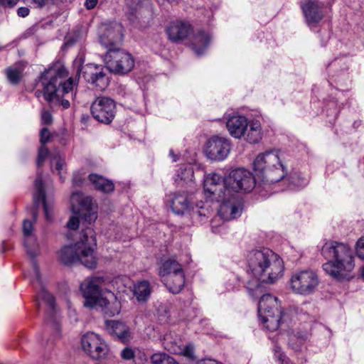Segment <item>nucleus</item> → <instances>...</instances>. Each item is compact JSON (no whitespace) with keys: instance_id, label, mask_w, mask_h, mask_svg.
Here are the masks:
<instances>
[{"instance_id":"13d9d810","label":"nucleus","mask_w":364,"mask_h":364,"mask_svg":"<svg viewBox=\"0 0 364 364\" xmlns=\"http://www.w3.org/2000/svg\"><path fill=\"white\" fill-rule=\"evenodd\" d=\"M53 345V341H51L50 339H48L46 342V346L48 347H52Z\"/></svg>"},{"instance_id":"a211bd4d","label":"nucleus","mask_w":364,"mask_h":364,"mask_svg":"<svg viewBox=\"0 0 364 364\" xmlns=\"http://www.w3.org/2000/svg\"><path fill=\"white\" fill-rule=\"evenodd\" d=\"M34 187L33 204L28 208V210L33 217V220H36L40 204L42 203L46 220H50L51 219L49 214L50 206L46 199V191L43 183V173L39 170L37 171V176L34 181Z\"/></svg>"},{"instance_id":"c03bdc74","label":"nucleus","mask_w":364,"mask_h":364,"mask_svg":"<svg viewBox=\"0 0 364 364\" xmlns=\"http://www.w3.org/2000/svg\"><path fill=\"white\" fill-rule=\"evenodd\" d=\"M121 357L124 360H129L134 357V352L132 348L126 347L122 350Z\"/></svg>"},{"instance_id":"680f3d73","label":"nucleus","mask_w":364,"mask_h":364,"mask_svg":"<svg viewBox=\"0 0 364 364\" xmlns=\"http://www.w3.org/2000/svg\"><path fill=\"white\" fill-rule=\"evenodd\" d=\"M362 277H363V278L364 279V268L363 269V271H362Z\"/></svg>"},{"instance_id":"c9c22d12","label":"nucleus","mask_w":364,"mask_h":364,"mask_svg":"<svg viewBox=\"0 0 364 364\" xmlns=\"http://www.w3.org/2000/svg\"><path fill=\"white\" fill-rule=\"evenodd\" d=\"M152 364H179L176 360L165 353H156L151 356Z\"/></svg>"},{"instance_id":"6e6552de","label":"nucleus","mask_w":364,"mask_h":364,"mask_svg":"<svg viewBox=\"0 0 364 364\" xmlns=\"http://www.w3.org/2000/svg\"><path fill=\"white\" fill-rule=\"evenodd\" d=\"M104 282L102 277L87 278L80 284V289L85 299L84 306L94 308L100 306L103 313L109 317L114 316L121 311V303L114 294L110 293L109 297H102L100 285Z\"/></svg>"},{"instance_id":"7ed1b4c3","label":"nucleus","mask_w":364,"mask_h":364,"mask_svg":"<svg viewBox=\"0 0 364 364\" xmlns=\"http://www.w3.org/2000/svg\"><path fill=\"white\" fill-rule=\"evenodd\" d=\"M225 186L228 188L229 196L228 203L220 205L218 210L219 215L225 220L235 219L240 216L242 210V200L238 196L240 191L244 192H251L256 188L259 194L265 197L269 195L267 192L264 191L262 186H259V180L248 170L239 168L232 170L230 174L225 177Z\"/></svg>"},{"instance_id":"de8ad7c7","label":"nucleus","mask_w":364,"mask_h":364,"mask_svg":"<svg viewBox=\"0 0 364 364\" xmlns=\"http://www.w3.org/2000/svg\"><path fill=\"white\" fill-rule=\"evenodd\" d=\"M17 14L21 17H26L29 14V9L27 7H20L17 10Z\"/></svg>"},{"instance_id":"052dcab7","label":"nucleus","mask_w":364,"mask_h":364,"mask_svg":"<svg viewBox=\"0 0 364 364\" xmlns=\"http://www.w3.org/2000/svg\"><path fill=\"white\" fill-rule=\"evenodd\" d=\"M288 363H282V364H294L289 359V362Z\"/></svg>"},{"instance_id":"c756f323","label":"nucleus","mask_w":364,"mask_h":364,"mask_svg":"<svg viewBox=\"0 0 364 364\" xmlns=\"http://www.w3.org/2000/svg\"><path fill=\"white\" fill-rule=\"evenodd\" d=\"M50 133L48 128L44 127L40 132V141L41 146L38 149V154L36 161L38 168H40L44 163L46 159L48 156V149L46 147L45 144L49 141Z\"/></svg>"},{"instance_id":"bb28decb","label":"nucleus","mask_w":364,"mask_h":364,"mask_svg":"<svg viewBox=\"0 0 364 364\" xmlns=\"http://www.w3.org/2000/svg\"><path fill=\"white\" fill-rule=\"evenodd\" d=\"M210 35L203 31H200L193 36L191 41L192 49L195 51L198 56H200L204 54L205 50L210 43Z\"/></svg>"},{"instance_id":"473e14b6","label":"nucleus","mask_w":364,"mask_h":364,"mask_svg":"<svg viewBox=\"0 0 364 364\" xmlns=\"http://www.w3.org/2000/svg\"><path fill=\"white\" fill-rule=\"evenodd\" d=\"M194 176L193 169L191 166L187 164L181 165L177 170L175 181L177 183H188L193 181Z\"/></svg>"},{"instance_id":"f704fd0d","label":"nucleus","mask_w":364,"mask_h":364,"mask_svg":"<svg viewBox=\"0 0 364 364\" xmlns=\"http://www.w3.org/2000/svg\"><path fill=\"white\" fill-rule=\"evenodd\" d=\"M50 166L52 169L55 166V169L57 171L60 179L63 182L65 178V173L66 172V164L65 159L58 152L53 156L50 160Z\"/></svg>"},{"instance_id":"423d86ee","label":"nucleus","mask_w":364,"mask_h":364,"mask_svg":"<svg viewBox=\"0 0 364 364\" xmlns=\"http://www.w3.org/2000/svg\"><path fill=\"white\" fill-rule=\"evenodd\" d=\"M96 245L94 230L86 227L82 230L80 238L77 242L65 246L61 249L60 259L66 265L80 262L88 269H95L97 267V259L94 255V247Z\"/></svg>"},{"instance_id":"39448f33","label":"nucleus","mask_w":364,"mask_h":364,"mask_svg":"<svg viewBox=\"0 0 364 364\" xmlns=\"http://www.w3.org/2000/svg\"><path fill=\"white\" fill-rule=\"evenodd\" d=\"M321 255L327 260L323 264L324 272L333 279L341 281L349 279L354 269V252L347 245L333 240L324 243Z\"/></svg>"},{"instance_id":"2eb2a0df","label":"nucleus","mask_w":364,"mask_h":364,"mask_svg":"<svg viewBox=\"0 0 364 364\" xmlns=\"http://www.w3.org/2000/svg\"><path fill=\"white\" fill-rule=\"evenodd\" d=\"M231 148L232 144L229 139L213 136L206 142L205 153L209 159L221 161L228 157Z\"/></svg>"},{"instance_id":"dca6fc26","label":"nucleus","mask_w":364,"mask_h":364,"mask_svg":"<svg viewBox=\"0 0 364 364\" xmlns=\"http://www.w3.org/2000/svg\"><path fill=\"white\" fill-rule=\"evenodd\" d=\"M91 113L98 122L109 124L114 118L116 105L114 101L106 97H99L91 105Z\"/></svg>"},{"instance_id":"9d476101","label":"nucleus","mask_w":364,"mask_h":364,"mask_svg":"<svg viewBox=\"0 0 364 364\" xmlns=\"http://www.w3.org/2000/svg\"><path fill=\"white\" fill-rule=\"evenodd\" d=\"M107 68L113 73L124 75L130 72L134 66V59L126 50L117 48H111L104 56Z\"/></svg>"},{"instance_id":"7c9ffc66","label":"nucleus","mask_w":364,"mask_h":364,"mask_svg":"<svg viewBox=\"0 0 364 364\" xmlns=\"http://www.w3.org/2000/svg\"><path fill=\"white\" fill-rule=\"evenodd\" d=\"M309 338V333L306 331H294L289 336L288 344L290 348L296 351L300 350L301 346Z\"/></svg>"},{"instance_id":"e433bc0d","label":"nucleus","mask_w":364,"mask_h":364,"mask_svg":"<svg viewBox=\"0 0 364 364\" xmlns=\"http://www.w3.org/2000/svg\"><path fill=\"white\" fill-rule=\"evenodd\" d=\"M83 32L80 30L74 31L72 35L66 38L63 48H68L72 47L75 43L81 42L83 39Z\"/></svg>"},{"instance_id":"a878e982","label":"nucleus","mask_w":364,"mask_h":364,"mask_svg":"<svg viewBox=\"0 0 364 364\" xmlns=\"http://www.w3.org/2000/svg\"><path fill=\"white\" fill-rule=\"evenodd\" d=\"M168 291L173 294H179L184 287L185 284V273H179L178 274L164 277L161 278Z\"/></svg>"},{"instance_id":"4d7b16f0","label":"nucleus","mask_w":364,"mask_h":364,"mask_svg":"<svg viewBox=\"0 0 364 364\" xmlns=\"http://www.w3.org/2000/svg\"><path fill=\"white\" fill-rule=\"evenodd\" d=\"M73 181V183L76 186H81L82 184V181L80 179H77L76 177H74Z\"/></svg>"},{"instance_id":"58836bf2","label":"nucleus","mask_w":364,"mask_h":364,"mask_svg":"<svg viewBox=\"0 0 364 364\" xmlns=\"http://www.w3.org/2000/svg\"><path fill=\"white\" fill-rule=\"evenodd\" d=\"M73 211L75 214V215L70 217V218L69 219V220L67 223V226L69 229L75 230L78 229L80 223H85V221L84 219H82V218L80 217V215H82L81 213H77L75 210H74ZM86 223H87L86 222Z\"/></svg>"},{"instance_id":"3c124183","label":"nucleus","mask_w":364,"mask_h":364,"mask_svg":"<svg viewBox=\"0 0 364 364\" xmlns=\"http://www.w3.org/2000/svg\"><path fill=\"white\" fill-rule=\"evenodd\" d=\"M18 0H0V4L3 6H14Z\"/></svg>"},{"instance_id":"49530a36","label":"nucleus","mask_w":364,"mask_h":364,"mask_svg":"<svg viewBox=\"0 0 364 364\" xmlns=\"http://www.w3.org/2000/svg\"><path fill=\"white\" fill-rule=\"evenodd\" d=\"M232 277L233 281H236V284H234L232 286V285L227 286V289L228 290L237 289L240 286V283H242V284L245 283V281L241 280V279L238 277H235L234 275H232Z\"/></svg>"},{"instance_id":"393cba45","label":"nucleus","mask_w":364,"mask_h":364,"mask_svg":"<svg viewBox=\"0 0 364 364\" xmlns=\"http://www.w3.org/2000/svg\"><path fill=\"white\" fill-rule=\"evenodd\" d=\"M158 270L160 278L184 272L182 264L173 258L161 261L159 264Z\"/></svg>"},{"instance_id":"f8f14e48","label":"nucleus","mask_w":364,"mask_h":364,"mask_svg":"<svg viewBox=\"0 0 364 364\" xmlns=\"http://www.w3.org/2000/svg\"><path fill=\"white\" fill-rule=\"evenodd\" d=\"M81 346L83 351L93 360L105 359L109 353L107 343L99 334L94 332H88L82 336Z\"/></svg>"},{"instance_id":"6ab92c4d","label":"nucleus","mask_w":364,"mask_h":364,"mask_svg":"<svg viewBox=\"0 0 364 364\" xmlns=\"http://www.w3.org/2000/svg\"><path fill=\"white\" fill-rule=\"evenodd\" d=\"M304 21L312 29L318 26L324 16V4L318 0H304L300 4Z\"/></svg>"},{"instance_id":"e2e57ef3","label":"nucleus","mask_w":364,"mask_h":364,"mask_svg":"<svg viewBox=\"0 0 364 364\" xmlns=\"http://www.w3.org/2000/svg\"><path fill=\"white\" fill-rule=\"evenodd\" d=\"M336 64H338L337 60H336L335 62H333V65H336Z\"/></svg>"},{"instance_id":"864d4df0","label":"nucleus","mask_w":364,"mask_h":364,"mask_svg":"<svg viewBox=\"0 0 364 364\" xmlns=\"http://www.w3.org/2000/svg\"><path fill=\"white\" fill-rule=\"evenodd\" d=\"M196 364H222L220 363L217 362L215 360L212 359H204L199 360L196 363Z\"/></svg>"},{"instance_id":"1a4fd4ad","label":"nucleus","mask_w":364,"mask_h":364,"mask_svg":"<svg viewBox=\"0 0 364 364\" xmlns=\"http://www.w3.org/2000/svg\"><path fill=\"white\" fill-rule=\"evenodd\" d=\"M293 311H281L280 302L277 297L270 294H263L258 304V315L265 328L274 331L280 325L287 323L288 326L293 320Z\"/></svg>"},{"instance_id":"9b49d317","label":"nucleus","mask_w":364,"mask_h":364,"mask_svg":"<svg viewBox=\"0 0 364 364\" xmlns=\"http://www.w3.org/2000/svg\"><path fill=\"white\" fill-rule=\"evenodd\" d=\"M80 58L75 60L76 75H82L86 82L93 85L97 90L102 91L109 85V79L101 65L87 64L82 65Z\"/></svg>"},{"instance_id":"8fccbe9b","label":"nucleus","mask_w":364,"mask_h":364,"mask_svg":"<svg viewBox=\"0 0 364 364\" xmlns=\"http://www.w3.org/2000/svg\"><path fill=\"white\" fill-rule=\"evenodd\" d=\"M97 4V0H85V6L87 9H92Z\"/></svg>"},{"instance_id":"aec40b11","label":"nucleus","mask_w":364,"mask_h":364,"mask_svg":"<svg viewBox=\"0 0 364 364\" xmlns=\"http://www.w3.org/2000/svg\"><path fill=\"white\" fill-rule=\"evenodd\" d=\"M70 202L73 210H75V205L79 207L77 213H81L80 217L88 224H91L97 219V215L92 210V198L90 196H84L80 192H74L71 195Z\"/></svg>"},{"instance_id":"4468645a","label":"nucleus","mask_w":364,"mask_h":364,"mask_svg":"<svg viewBox=\"0 0 364 364\" xmlns=\"http://www.w3.org/2000/svg\"><path fill=\"white\" fill-rule=\"evenodd\" d=\"M225 181V178L214 172L205 175L203 181L205 192L208 193L213 197V200L220 202V205L228 203L229 200Z\"/></svg>"},{"instance_id":"4be33fe9","label":"nucleus","mask_w":364,"mask_h":364,"mask_svg":"<svg viewBox=\"0 0 364 364\" xmlns=\"http://www.w3.org/2000/svg\"><path fill=\"white\" fill-rule=\"evenodd\" d=\"M193 31V27L188 21H173L167 28L168 38L173 42L186 39Z\"/></svg>"},{"instance_id":"b1692460","label":"nucleus","mask_w":364,"mask_h":364,"mask_svg":"<svg viewBox=\"0 0 364 364\" xmlns=\"http://www.w3.org/2000/svg\"><path fill=\"white\" fill-rule=\"evenodd\" d=\"M171 208L177 215H183L189 211L191 204L184 192H176L171 200Z\"/></svg>"},{"instance_id":"09e8293b","label":"nucleus","mask_w":364,"mask_h":364,"mask_svg":"<svg viewBox=\"0 0 364 364\" xmlns=\"http://www.w3.org/2000/svg\"><path fill=\"white\" fill-rule=\"evenodd\" d=\"M183 352L186 356L192 358L193 355V348L191 346H186L184 347Z\"/></svg>"},{"instance_id":"79ce46f5","label":"nucleus","mask_w":364,"mask_h":364,"mask_svg":"<svg viewBox=\"0 0 364 364\" xmlns=\"http://www.w3.org/2000/svg\"><path fill=\"white\" fill-rule=\"evenodd\" d=\"M355 251L358 257L364 259V237L360 238L356 242Z\"/></svg>"},{"instance_id":"ea45409f","label":"nucleus","mask_w":364,"mask_h":364,"mask_svg":"<svg viewBox=\"0 0 364 364\" xmlns=\"http://www.w3.org/2000/svg\"><path fill=\"white\" fill-rule=\"evenodd\" d=\"M274 358L279 364L282 363H289V358L286 356V355L282 352V348L275 346L273 349Z\"/></svg>"},{"instance_id":"4c0bfd02","label":"nucleus","mask_w":364,"mask_h":364,"mask_svg":"<svg viewBox=\"0 0 364 364\" xmlns=\"http://www.w3.org/2000/svg\"><path fill=\"white\" fill-rule=\"evenodd\" d=\"M9 81L14 85H16L20 82L21 77V71L15 68H9L6 71Z\"/></svg>"},{"instance_id":"5fc2aeb1","label":"nucleus","mask_w":364,"mask_h":364,"mask_svg":"<svg viewBox=\"0 0 364 364\" xmlns=\"http://www.w3.org/2000/svg\"><path fill=\"white\" fill-rule=\"evenodd\" d=\"M169 156L172 158L173 162H176L178 159V156L174 154L173 149L169 151Z\"/></svg>"},{"instance_id":"72a5a7b5","label":"nucleus","mask_w":364,"mask_h":364,"mask_svg":"<svg viewBox=\"0 0 364 364\" xmlns=\"http://www.w3.org/2000/svg\"><path fill=\"white\" fill-rule=\"evenodd\" d=\"M282 181H288L289 187L291 189L303 188L309 183V179L302 176L299 172H294L288 176L287 178L285 176Z\"/></svg>"},{"instance_id":"6e6d98bb","label":"nucleus","mask_w":364,"mask_h":364,"mask_svg":"<svg viewBox=\"0 0 364 364\" xmlns=\"http://www.w3.org/2000/svg\"><path fill=\"white\" fill-rule=\"evenodd\" d=\"M193 212L197 213L199 216H206V214L203 211V210H194L193 209Z\"/></svg>"},{"instance_id":"603ef678","label":"nucleus","mask_w":364,"mask_h":364,"mask_svg":"<svg viewBox=\"0 0 364 364\" xmlns=\"http://www.w3.org/2000/svg\"><path fill=\"white\" fill-rule=\"evenodd\" d=\"M335 106H336V104L334 102H331L328 105V108L326 109V112H327L328 115H333L334 117H337V114H338L337 111L334 110L333 112H329L330 109H331V108H334Z\"/></svg>"},{"instance_id":"20e7f679","label":"nucleus","mask_w":364,"mask_h":364,"mask_svg":"<svg viewBox=\"0 0 364 364\" xmlns=\"http://www.w3.org/2000/svg\"><path fill=\"white\" fill-rule=\"evenodd\" d=\"M68 72L65 66L59 61L53 63L43 72L39 82L43 87L45 100L51 103L58 102L64 109L70 107L68 99H62L66 96L74 99L76 92L74 91L77 82L72 77L66 80Z\"/></svg>"},{"instance_id":"f257e3e1","label":"nucleus","mask_w":364,"mask_h":364,"mask_svg":"<svg viewBox=\"0 0 364 364\" xmlns=\"http://www.w3.org/2000/svg\"><path fill=\"white\" fill-rule=\"evenodd\" d=\"M247 273L254 277L246 282L249 294L255 297L260 288V282L273 284L283 275L284 263L280 256L267 247L250 250L246 257Z\"/></svg>"},{"instance_id":"a19ab883","label":"nucleus","mask_w":364,"mask_h":364,"mask_svg":"<svg viewBox=\"0 0 364 364\" xmlns=\"http://www.w3.org/2000/svg\"><path fill=\"white\" fill-rule=\"evenodd\" d=\"M143 0H125L126 6L130 10V16H133L138 6L142 3Z\"/></svg>"},{"instance_id":"bf43d9fd","label":"nucleus","mask_w":364,"mask_h":364,"mask_svg":"<svg viewBox=\"0 0 364 364\" xmlns=\"http://www.w3.org/2000/svg\"><path fill=\"white\" fill-rule=\"evenodd\" d=\"M360 125V122H355L353 123L354 127H358Z\"/></svg>"},{"instance_id":"412c9836","label":"nucleus","mask_w":364,"mask_h":364,"mask_svg":"<svg viewBox=\"0 0 364 364\" xmlns=\"http://www.w3.org/2000/svg\"><path fill=\"white\" fill-rule=\"evenodd\" d=\"M105 326L107 333L122 343H129L133 338L131 328L122 321L106 320Z\"/></svg>"},{"instance_id":"f03ea898","label":"nucleus","mask_w":364,"mask_h":364,"mask_svg":"<svg viewBox=\"0 0 364 364\" xmlns=\"http://www.w3.org/2000/svg\"><path fill=\"white\" fill-rule=\"evenodd\" d=\"M23 233L24 236V246L27 255L30 257L33 263V276L31 277V282L34 284L36 282L39 284L40 289L36 295V305L40 308L41 302L47 305L46 323L53 331L54 338L60 336V321L55 311V300L42 285V280L39 268L35 261V258L40 254V246L37 242L36 237L33 235V224L31 220L25 219L23 222Z\"/></svg>"},{"instance_id":"5701e85b","label":"nucleus","mask_w":364,"mask_h":364,"mask_svg":"<svg viewBox=\"0 0 364 364\" xmlns=\"http://www.w3.org/2000/svg\"><path fill=\"white\" fill-rule=\"evenodd\" d=\"M249 122L245 116L233 115L228 119L226 127L232 137L240 139L245 136Z\"/></svg>"},{"instance_id":"37998d69","label":"nucleus","mask_w":364,"mask_h":364,"mask_svg":"<svg viewBox=\"0 0 364 364\" xmlns=\"http://www.w3.org/2000/svg\"><path fill=\"white\" fill-rule=\"evenodd\" d=\"M164 348L170 352H176L178 346L171 342V336L166 335L164 338Z\"/></svg>"},{"instance_id":"c85d7f7f","label":"nucleus","mask_w":364,"mask_h":364,"mask_svg":"<svg viewBox=\"0 0 364 364\" xmlns=\"http://www.w3.org/2000/svg\"><path fill=\"white\" fill-rule=\"evenodd\" d=\"M88 178L95 188L101 192L109 193L114 189L113 182L100 175L91 173L89 175Z\"/></svg>"},{"instance_id":"ddd939ff","label":"nucleus","mask_w":364,"mask_h":364,"mask_svg":"<svg viewBox=\"0 0 364 364\" xmlns=\"http://www.w3.org/2000/svg\"><path fill=\"white\" fill-rule=\"evenodd\" d=\"M319 284L316 273L312 270H303L292 274L290 285L292 291L306 296L314 292Z\"/></svg>"},{"instance_id":"0eeeda50","label":"nucleus","mask_w":364,"mask_h":364,"mask_svg":"<svg viewBox=\"0 0 364 364\" xmlns=\"http://www.w3.org/2000/svg\"><path fill=\"white\" fill-rule=\"evenodd\" d=\"M253 170L262 186L264 191L269 195L273 193L272 186L287 176V171L282 164L278 154L274 151L259 154L253 161ZM274 192H275L274 191Z\"/></svg>"},{"instance_id":"2f4dec72","label":"nucleus","mask_w":364,"mask_h":364,"mask_svg":"<svg viewBox=\"0 0 364 364\" xmlns=\"http://www.w3.org/2000/svg\"><path fill=\"white\" fill-rule=\"evenodd\" d=\"M151 292V288L150 283L148 281H140L134 285V295L136 296L138 301H146L149 297Z\"/></svg>"},{"instance_id":"cd10ccee","label":"nucleus","mask_w":364,"mask_h":364,"mask_svg":"<svg viewBox=\"0 0 364 364\" xmlns=\"http://www.w3.org/2000/svg\"><path fill=\"white\" fill-rule=\"evenodd\" d=\"M244 137L250 144L258 143L262 137L261 123L258 120H251Z\"/></svg>"},{"instance_id":"f3484780","label":"nucleus","mask_w":364,"mask_h":364,"mask_svg":"<svg viewBox=\"0 0 364 364\" xmlns=\"http://www.w3.org/2000/svg\"><path fill=\"white\" fill-rule=\"evenodd\" d=\"M99 40L107 50L119 47L123 40L121 25L116 22L103 23L100 28Z\"/></svg>"},{"instance_id":"a18cd8bd","label":"nucleus","mask_w":364,"mask_h":364,"mask_svg":"<svg viewBox=\"0 0 364 364\" xmlns=\"http://www.w3.org/2000/svg\"><path fill=\"white\" fill-rule=\"evenodd\" d=\"M53 122V117L49 111H43L41 113V123L43 124L48 125Z\"/></svg>"}]
</instances>
